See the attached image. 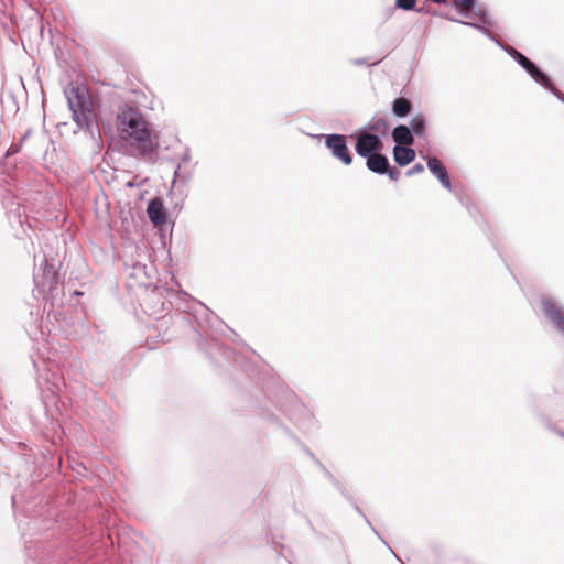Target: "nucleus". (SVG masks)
Listing matches in <instances>:
<instances>
[{"mask_svg":"<svg viewBox=\"0 0 564 564\" xmlns=\"http://www.w3.org/2000/svg\"><path fill=\"white\" fill-rule=\"evenodd\" d=\"M116 119L122 138L132 141L141 158L153 160L158 143L151 139V130L139 108L133 104H122L117 109Z\"/></svg>","mask_w":564,"mask_h":564,"instance_id":"obj_1","label":"nucleus"},{"mask_svg":"<svg viewBox=\"0 0 564 564\" xmlns=\"http://www.w3.org/2000/svg\"><path fill=\"white\" fill-rule=\"evenodd\" d=\"M64 95L67 99L68 108L72 111V118L77 127L88 130L91 135H94V128H96L100 135L98 121L94 123L91 120L93 108L87 88L70 84L65 88Z\"/></svg>","mask_w":564,"mask_h":564,"instance_id":"obj_2","label":"nucleus"},{"mask_svg":"<svg viewBox=\"0 0 564 564\" xmlns=\"http://www.w3.org/2000/svg\"><path fill=\"white\" fill-rule=\"evenodd\" d=\"M267 398L271 402L272 406H274V409L284 413L295 424L300 423L297 412H301L303 415H310L308 409H306L296 399L294 393L282 387H278L274 391L270 392Z\"/></svg>","mask_w":564,"mask_h":564,"instance_id":"obj_3","label":"nucleus"},{"mask_svg":"<svg viewBox=\"0 0 564 564\" xmlns=\"http://www.w3.org/2000/svg\"><path fill=\"white\" fill-rule=\"evenodd\" d=\"M33 281L40 293L55 299L58 295L61 285L59 274L54 263H50L45 257L41 260L39 267L33 272Z\"/></svg>","mask_w":564,"mask_h":564,"instance_id":"obj_4","label":"nucleus"},{"mask_svg":"<svg viewBox=\"0 0 564 564\" xmlns=\"http://www.w3.org/2000/svg\"><path fill=\"white\" fill-rule=\"evenodd\" d=\"M434 3H447V0H430ZM453 6L456 10L466 18H470L471 13L475 17H479L480 23H469L473 28L479 30L486 36H491L490 28L494 26L491 17L486 10L478 3L477 0H454Z\"/></svg>","mask_w":564,"mask_h":564,"instance_id":"obj_5","label":"nucleus"},{"mask_svg":"<svg viewBox=\"0 0 564 564\" xmlns=\"http://www.w3.org/2000/svg\"><path fill=\"white\" fill-rule=\"evenodd\" d=\"M491 36H488L495 41L510 57H512L525 72L532 77L534 82H545L546 73L543 72L534 62L523 55L514 47L502 44L490 31Z\"/></svg>","mask_w":564,"mask_h":564,"instance_id":"obj_6","label":"nucleus"},{"mask_svg":"<svg viewBox=\"0 0 564 564\" xmlns=\"http://www.w3.org/2000/svg\"><path fill=\"white\" fill-rule=\"evenodd\" d=\"M317 138L325 139V147L330 151L334 159L340 161L344 165L352 163V154L347 145V137L339 133L319 134Z\"/></svg>","mask_w":564,"mask_h":564,"instance_id":"obj_7","label":"nucleus"},{"mask_svg":"<svg viewBox=\"0 0 564 564\" xmlns=\"http://www.w3.org/2000/svg\"><path fill=\"white\" fill-rule=\"evenodd\" d=\"M541 307L546 319L564 337V306L556 299L543 295Z\"/></svg>","mask_w":564,"mask_h":564,"instance_id":"obj_8","label":"nucleus"},{"mask_svg":"<svg viewBox=\"0 0 564 564\" xmlns=\"http://www.w3.org/2000/svg\"><path fill=\"white\" fill-rule=\"evenodd\" d=\"M382 149L383 142L380 135L367 130H361L356 135L355 151L359 156L367 159L368 156L381 152Z\"/></svg>","mask_w":564,"mask_h":564,"instance_id":"obj_9","label":"nucleus"},{"mask_svg":"<svg viewBox=\"0 0 564 564\" xmlns=\"http://www.w3.org/2000/svg\"><path fill=\"white\" fill-rule=\"evenodd\" d=\"M422 158L426 161V166L429 171L440 181V183L447 191H452L451 178L442 161L438 160L436 156L422 155Z\"/></svg>","mask_w":564,"mask_h":564,"instance_id":"obj_10","label":"nucleus"},{"mask_svg":"<svg viewBox=\"0 0 564 564\" xmlns=\"http://www.w3.org/2000/svg\"><path fill=\"white\" fill-rule=\"evenodd\" d=\"M321 470L324 473L325 477L333 484V486L339 490V492L352 505L354 509L364 518L366 523L372 529V531L378 535L379 533L377 530L372 527L371 522L367 518V516L362 512L360 507L357 505V502L352 499V497L346 491L343 484L322 464V466H318Z\"/></svg>","mask_w":564,"mask_h":564,"instance_id":"obj_11","label":"nucleus"},{"mask_svg":"<svg viewBox=\"0 0 564 564\" xmlns=\"http://www.w3.org/2000/svg\"><path fill=\"white\" fill-rule=\"evenodd\" d=\"M147 214L150 221L156 227H161L167 223V212L161 198H152L149 200Z\"/></svg>","mask_w":564,"mask_h":564,"instance_id":"obj_12","label":"nucleus"},{"mask_svg":"<svg viewBox=\"0 0 564 564\" xmlns=\"http://www.w3.org/2000/svg\"><path fill=\"white\" fill-rule=\"evenodd\" d=\"M391 137L395 145L403 147H412L415 138L409 126L405 124H398L397 127H394L391 132Z\"/></svg>","mask_w":564,"mask_h":564,"instance_id":"obj_13","label":"nucleus"},{"mask_svg":"<svg viewBox=\"0 0 564 564\" xmlns=\"http://www.w3.org/2000/svg\"><path fill=\"white\" fill-rule=\"evenodd\" d=\"M390 162L386 154L378 152L366 159V166L372 173L383 175Z\"/></svg>","mask_w":564,"mask_h":564,"instance_id":"obj_14","label":"nucleus"},{"mask_svg":"<svg viewBox=\"0 0 564 564\" xmlns=\"http://www.w3.org/2000/svg\"><path fill=\"white\" fill-rule=\"evenodd\" d=\"M392 152L395 163L401 167H404L413 162L416 154L414 149L406 145H394Z\"/></svg>","mask_w":564,"mask_h":564,"instance_id":"obj_15","label":"nucleus"},{"mask_svg":"<svg viewBox=\"0 0 564 564\" xmlns=\"http://www.w3.org/2000/svg\"><path fill=\"white\" fill-rule=\"evenodd\" d=\"M427 119L422 112L416 113L410 121L409 128L411 129L414 137L419 139H427L426 134Z\"/></svg>","mask_w":564,"mask_h":564,"instance_id":"obj_16","label":"nucleus"},{"mask_svg":"<svg viewBox=\"0 0 564 564\" xmlns=\"http://www.w3.org/2000/svg\"><path fill=\"white\" fill-rule=\"evenodd\" d=\"M412 109V101L405 97H398L391 104V111L397 118H405Z\"/></svg>","mask_w":564,"mask_h":564,"instance_id":"obj_17","label":"nucleus"},{"mask_svg":"<svg viewBox=\"0 0 564 564\" xmlns=\"http://www.w3.org/2000/svg\"><path fill=\"white\" fill-rule=\"evenodd\" d=\"M8 217L11 223L17 221L24 230V224L28 221V217L25 215V208L23 206L17 204V207L14 209H10L8 212Z\"/></svg>","mask_w":564,"mask_h":564,"instance_id":"obj_18","label":"nucleus"},{"mask_svg":"<svg viewBox=\"0 0 564 564\" xmlns=\"http://www.w3.org/2000/svg\"><path fill=\"white\" fill-rule=\"evenodd\" d=\"M388 130H389V122L387 121V119L378 118L370 123L368 131L381 137V135H386Z\"/></svg>","mask_w":564,"mask_h":564,"instance_id":"obj_19","label":"nucleus"},{"mask_svg":"<svg viewBox=\"0 0 564 564\" xmlns=\"http://www.w3.org/2000/svg\"><path fill=\"white\" fill-rule=\"evenodd\" d=\"M539 85L551 91L560 101L564 104V94L558 90L552 83L550 76L546 74L545 82H536Z\"/></svg>","mask_w":564,"mask_h":564,"instance_id":"obj_20","label":"nucleus"},{"mask_svg":"<svg viewBox=\"0 0 564 564\" xmlns=\"http://www.w3.org/2000/svg\"><path fill=\"white\" fill-rule=\"evenodd\" d=\"M192 177V172L191 171H187V170H183L181 167V165H177L175 172H174V180L173 182H175L176 180L183 182V183H186L189 181V178Z\"/></svg>","mask_w":564,"mask_h":564,"instance_id":"obj_21","label":"nucleus"},{"mask_svg":"<svg viewBox=\"0 0 564 564\" xmlns=\"http://www.w3.org/2000/svg\"><path fill=\"white\" fill-rule=\"evenodd\" d=\"M416 0H395V7L404 11H412L415 9Z\"/></svg>","mask_w":564,"mask_h":564,"instance_id":"obj_22","label":"nucleus"},{"mask_svg":"<svg viewBox=\"0 0 564 564\" xmlns=\"http://www.w3.org/2000/svg\"><path fill=\"white\" fill-rule=\"evenodd\" d=\"M383 175H388L391 181H398L401 173L397 167H393L389 164Z\"/></svg>","mask_w":564,"mask_h":564,"instance_id":"obj_23","label":"nucleus"},{"mask_svg":"<svg viewBox=\"0 0 564 564\" xmlns=\"http://www.w3.org/2000/svg\"><path fill=\"white\" fill-rule=\"evenodd\" d=\"M258 410H259V412H258L259 415H261L263 417H267V419H275L276 417L275 413L272 411L271 408L259 405Z\"/></svg>","mask_w":564,"mask_h":564,"instance_id":"obj_24","label":"nucleus"},{"mask_svg":"<svg viewBox=\"0 0 564 564\" xmlns=\"http://www.w3.org/2000/svg\"><path fill=\"white\" fill-rule=\"evenodd\" d=\"M424 171V166L421 163L414 164L411 169L406 171V176H412L414 174H420Z\"/></svg>","mask_w":564,"mask_h":564,"instance_id":"obj_25","label":"nucleus"},{"mask_svg":"<svg viewBox=\"0 0 564 564\" xmlns=\"http://www.w3.org/2000/svg\"><path fill=\"white\" fill-rule=\"evenodd\" d=\"M446 19H448L449 21H453V22H457V23H462V24L471 26L470 24H467L468 22L460 21V20L455 19L454 17H451V15H446ZM469 19H475L476 20L475 23H480L479 22V17H475L473 13H471V17Z\"/></svg>","mask_w":564,"mask_h":564,"instance_id":"obj_26","label":"nucleus"},{"mask_svg":"<svg viewBox=\"0 0 564 564\" xmlns=\"http://www.w3.org/2000/svg\"><path fill=\"white\" fill-rule=\"evenodd\" d=\"M351 64L355 66L369 65L368 58H366V57L354 58V59H351Z\"/></svg>","mask_w":564,"mask_h":564,"instance_id":"obj_27","label":"nucleus"},{"mask_svg":"<svg viewBox=\"0 0 564 564\" xmlns=\"http://www.w3.org/2000/svg\"><path fill=\"white\" fill-rule=\"evenodd\" d=\"M547 429L558 435L560 437L564 438V431L556 427L555 425H552L551 423L547 424Z\"/></svg>","mask_w":564,"mask_h":564,"instance_id":"obj_28","label":"nucleus"},{"mask_svg":"<svg viewBox=\"0 0 564 564\" xmlns=\"http://www.w3.org/2000/svg\"><path fill=\"white\" fill-rule=\"evenodd\" d=\"M191 160H192L191 151L187 148L185 150V152L183 153V155L181 156V161H182V163H188Z\"/></svg>","mask_w":564,"mask_h":564,"instance_id":"obj_29","label":"nucleus"},{"mask_svg":"<svg viewBox=\"0 0 564 564\" xmlns=\"http://www.w3.org/2000/svg\"><path fill=\"white\" fill-rule=\"evenodd\" d=\"M305 452L317 466H322L321 460L310 449L306 448Z\"/></svg>","mask_w":564,"mask_h":564,"instance_id":"obj_30","label":"nucleus"},{"mask_svg":"<svg viewBox=\"0 0 564 564\" xmlns=\"http://www.w3.org/2000/svg\"><path fill=\"white\" fill-rule=\"evenodd\" d=\"M220 349L223 350V354L226 357V359L229 360L234 354L232 349H230L228 347H220Z\"/></svg>","mask_w":564,"mask_h":564,"instance_id":"obj_31","label":"nucleus"},{"mask_svg":"<svg viewBox=\"0 0 564 564\" xmlns=\"http://www.w3.org/2000/svg\"><path fill=\"white\" fill-rule=\"evenodd\" d=\"M19 149L17 147L11 145L7 151V156L17 153Z\"/></svg>","mask_w":564,"mask_h":564,"instance_id":"obj_32","label":"nucleus"},{"mask_svg":"<svg viewBox=\"0 0 564 564\" xmlns=\"http://www.w3.org/2000/svg\"><path fill=\"white\" fill-rule=\"evenodd\" d=\"M414 11L420 12V13H430V11L426 10V8H424V7H421V8L415 7Z\"/></svg>","mask_w":564,"mask_h":564,"instance_id":"obj_33","label":"nucleus"},{"mask_svg":"<svg viewBox=\"0 0 564 564\" xmlns=\"http://www.w3.org/2000/svg\"><path fill=\"white\" fill-rule=\"evenodd\" d=\"M272 543H273L274 545L279 546V547L281 549V551H282V550H284V545H280V544H278V543H276V542H274V541H272Z\"/></svg>","mask_w":564,"mask_h":564,"instance_id":"obj_34","label":"nucleus"},{"mask_svg":"<svg viewBox=\"0 0 564 564\" xmlns=\"http://www.w3.org/2000/svg\"><path fill=\"white\" fill-rule=\"evenodd\" d=\"M384 545H387V549H388V550H391V546H390V545H388V542H384Z\"/></svg>","mask_w":564,"mask_h":564,"instance_id":"obj_35","label":"nucleus"},{"mask_svg":"<svg viewBox=\"0 0 564 564\" xmlns=\"http://www.w3.org/2000/svg\"><path fill=\"white\" fill-rule=\"evenodd\" d=\"M384 545H387V549H388V550H391V546H390V545H388V542H384Z\"/></svg>","mask_w":564,"mask_h":564,"instance_id":"obj_36","label":"nucleus"},{"mask_svg":"<svg viewBox=\"0 0 564 564\" xmlns=\"http://www.w3.org/2000/svg\"><path fill=\"white\" fill-rule=\"evenodd\" d=\"M384 545H387V549H388V550H391V546H390V545H388V542H384Z\"/></svg>","mask_w":564,"mask_h":564,"instance_id":"obj_37","label":"nucleus"},{"mask_svg":"<svg viewBox=\"0 0 564 564\" xmlns=\"http://www.w3.org/2000/svg\"><path fill=\"white\" fill-rule=\"evenodd\" d=\"M379 63H380V61H376V62H373L371 65H377V64H379Z\"/></svg>","mask_w":564,"mask_h":564,"instance_id":"obj_38","label":"nucleus"}]
</instances>
